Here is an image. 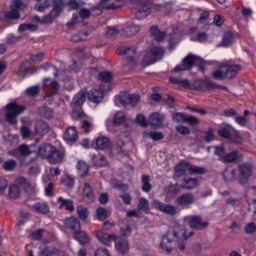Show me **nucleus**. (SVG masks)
I'll return each mask as SVG.
<instances>
[{
	"label": "nucleus",
	"instance_id": "1",
	"mask_svg": "<svg viewBox=\"0 0 256 256\" xmlns=\"http://www.w3.org/2000/svg\"><path fill=\"white\" fill-rule=\"evenodd\" d=\"M194 236L195 232L191 231L187 234V230L183 226L175 225L162 237L160 249L165 251L166 255H171L174 247H178L180 251H183L185 249L183 241H187V239H191Z\"/></svg>",
	"mask_w": 256,
	"mask_h": 256
},
{
	"label": "nucleus",
	"instance_id": "2",
	"mask_svg": "<svg viewBox=\"0 0 256 256\" xmlns=\"http://www.w3.org/2000/svg\"><path fill=\"white\" fill-rule=\"evenodd\" d=\"M49 7H53L49 14L43 17V23H53L63 13V9H65V2L62 0H44V2L38 3L35 5V9L39 13H43L45 9H49Z\"/></svg>",
	"mask_w": 256,
	"mask_h": 256
},
{
	"label": "nucleus",
	"instance_id": "3",
	"mask_svg": "<svg viewBox=\"0 0 256 256\" xmlns=\"http://www.w3.org/2000/svg\"><path fill=\"white\" fill-rule=\"evenodd\" d=\"M169 81L173 85H179V87H184L187 89H194L195 91H213V88L215 87V82L207 79L195 80L193 83H191L187 79L170 77Z\"/></svg>",
	"mask_w": 256,
	"mask_h": 256
},
{
	"label": "nucleus",
	"instance_id": "4",
	"mask_svg": "<svg viewBox=\"0 0 256 256\" xmlns=\"http://www.w3.org/2000/svg\"><path fill=\"white\" fill-rule=\"evenodd\" d=\"M198 66L199 71H205V67L203 65H209L207 62H203L199 56L189 54L182 60V64L176 66L173 69V73H182V71H190L193 69V66Z\"/></svg>",
	"mask_w": 256,
	"mask_h": 256
},
{
	"label": "nucleus",
	"instance_id": "5",
	"mask_svg": "<svg viewBox=\"0 0 256 256\" xmlns=\"http://www.w3.org/2000/svg\"><path fill=\"white\" fill-rule=\"evenodd\" d=\"M214 155H217L222 163H239L243 159V155L239 151L234 150L227 153L223 146H216Z\"/></svg>",
	"mask_w": 256,
	"mask_h": 256
},
{
	"label": "nucleus",
	"instance_id": "6",
	"mask_svg": "<svg viewBox=\"0 0 256 256\" xmlns=\"http://www.w3.org/2000/svg\"><path fill=\"white\" fill-rule=\"evenodd\" d=\"M26 107L24 105H19L15 102L9 103L6 105V116L5 120L10 123V125L17 124V117H19L20 113L26 111Z\"/></svg>",
	"mask_w": 256,
	"mask_h": 256
},
{
	"label": "nucleus",
	"instance_id": "7",
	"mask_svg": "<svg viewBox=\"0 0 256 256\" xmlns=\"http://www.w3.org/2000/svg\"><path fill=\"white\" fill-rule=\"evenodd\" d=\"M165 55V49L163 47H153L149 49L142 60L143 65H153L157 61H161Z\"/></svg>",
	"mask_w": 256,
	"mask_h": 256
},
{
	"label": "nucleus",
	"instance_id": "8",
	"mask_svg": "<svg viewBox=\"0 0 256 256\" xmlns=\"http://www.w3.org/2000/svg\"><path fill=\"white\" fill-rule=\"evenodd\" d=\"M129 131H124L119 134L116 140V145L122 151L123 155H130L133 150V142L129 139Z\"/></svg>",
	"mask_w": 256,
	"mask_h": 256
},
{
	"label": "nucleus",
	"instance_id": "9",
	"mask_svg": "<svg viewBox=\"0 0 256 256\" xmlns=\"http://www.w3.org/2000/svg\"><path fill=\"white\" fill-rule=\"evenodd\" d=\"M184 221H186L190 229H193L194 231H203L209 227V222L203 220V216L201 215L186 216L184 217Z\"/></svg>",
	"mask_w": 256,
	"mask_h": 256
},
{
	"label": "nucleus",
	"instance_id": "10",
	"mask_svg": "<svg viewBox=\"0 0 256 256\" xmlns=\"http://www.w3.org/2000/svg\"><path fill=\"white\" fill-rule=\"evenodd\" d=\"M72 119L74 121H80V127L83 129L85 133H91V128L93 127V123L87 120V115L82 110H73Z\"/></svg>",
	"mask_w": 256,
	"mask_h": 256
},
{
	"label": "nucleus",
	"instance_id": "11",
	"mask_svg": "<svg viewBox=\"0 0 256 256\" xmlns=\"http://www.w3.org/2000/svg\"><path fill=\"white\" fill-rule=\"evenodd\" d=\"M238 180L241 185L249 182L251 175H253V165L249 163H242L238 166Z\"/></svg>",
	"mask_w": 256,
	"mask_h": 256
},
{
	"label": "nucleus",
	"instance_id": "12",
	"mask_svg": "<svg viewBox=\"0 0 256 256\" xmlns=\"http://www.w3.org/2000/svg\"><path fill=\"white\" fill-rule=\"evenodd\" d=\"M176 203L183 209H189L190 205L195 203V195L192 193H184L176 199Z\"/></svg>",
	"mask_w": 256,
	"mask_h": 256
},
{
	"label": "nucleus",
	"instance_id": "13",
	"mask_svg": "<svg viewBox=\"0 0 256 256\" xmlns=\"http://www.w3.org/2000/svg\"><path fill=\"white\" fill-rule=\"evenodd\" d=\"M65 229H69L73 231V233H77L81 229V222L76 217H69L63 220Z\"/></svg>",
	"mask_w": 256,
	"mask_h": 256
},
{
	"label": "nucleus",
	"instance_id": "14",
	"mask_svg": "<svg viewBox=\"0 0 256 256\" xmlns=\"http://www.w3.org/2000/svg\"><path fill=\"white\" fill-rule=\"evenodd\" d=\"M65 159V151L59 150L56 147L52 150L50 157L48 158V163L51 165H59Z\"/></svg>",
	"mask_w": 256,
	"mask_h": 256
},
{
	"label": "nucleus",
	"instance_id": "15",
	"mask_svg": "<svg viewBox=\"0 0 256 256\" xmlns=\"http://www.w3.org/2000/svg\"><path fill=\"white\" fill-rule=\"evenodd\" d=\"M163 121H165V115L156 112L152 113L149 117V125L154 129H161L163 127Z\"/></svg>",
	"mask_w": 256,
	"mask_h": 256
},
{
	"label": "nucleus",
	"instance_id": "16",
	"mask_svg": "<svg viewBox=\"0 0 256 256\" xmlns=\"http://www.w3.org/2000/svg\"><path fill=\"white\" fill-rule=\"evenodd\" d=\"M222 67L224 69L226 79H233L237 75V73L241 71V65L239 64H222Z\"/></svg>",
	"mask_w": 256,
	"mask_h": 256
},
{
	"label": "nucleus",
	"instance_id": "17",
	"mask_svg": "<svg viewBox=\"0 0 256 256\" xmlns=\"http://www.w3.org/2000/svg\"><path fill=\"white\" fill-rule=\"evenodd\" d=\"M82 199L84 203H93L95 201V193H93V188L90 183H84L82 189Z\"/></svg>",
	"mask_w": 256,
	"mask_h": 256
},
{
	"label": "nucleus",
	"instance_id": "18",
	"mask_svg": "<svg viewBox=\"0 0 256 256\" xmlns=\"http://www.w3.org/2000/svg\"><path fill=\"white\" fill-rule=\"evenodd\" d=\"M96 237L100 243H103V245H108V246L111 245V243H113V241L115 242V240L117 239V235L107 234V232H105L103 230H99L96 233Z\"/></svg>",
	"mask_w": 256,
	"mask_h": 256
},
{
	"label": "nucleus",
	"instance_id": "19",
	"mask_svg": "<svg viewBox=\"0 0 256 256\" xmlns=\"http://www.w3.org/2000/svg\"><path fill=\"white\" fill-rule=\"evenodd\" d=\"M49 81H51V78L44 79V85L45 87H48L47 97H55V95L59 93V90L61 89V85L57 81H52L49 84Z\"/></svg>",
	"mask_w": 256,
	"mask_h": 256
},
{
	"label": "nucleus",
	"instance_id": "20",
	"mask_svg": "<svg viewBox=\"0 0 256 256\" xmlns=\"http://www.w3.org/2000/svg\"><path fill=\"white\" fill-rule=\"evenodd\" d=\"M114 243L115 249L118 251V253H121L122 255H127V253H129V242L126 239L116 236Z\"/></svg>",
	"mask_w": 256,
	"mask_h": 256
},
{
	"label": "nucleus",
	"instance_id": "21",
	"mask_svg": "<svg viewBox=\"0 0 256 256\" xmlns=\"http://www.w3.org/2000/svg\"><path fill=\"white\" fill-rule=\"evenodd\" d=\"M151 14V3L149 1L142 2L140 9L135 13L136 19L141 21Z\"/></svg>",
	"mask_w": 256,
	"mask_h": 256
},
{
	"label": "nucleus",
	"instance_id": "22",
	"mask_svg": "<svg viewBox=\"0 0 256 256\" xmlns=\"http://www.w3.org/2000/svg\"><path fill=\"white\" fill-rule=\"evenodd\" d=\"M100 7H103L106 11L120 9V7H123V0H100Z\"/></svg>",
	"mask_w": 256,
	"mask_h": 256
},
{
	"label": "nucleus",
	"instance_id": "23",
	"mask_svg": "<svg viewBox=\"0 0 256 256\" xmlns=\"http://www.w3.org/2000/svg\"><path fill=\"white\" fill-rule=\"evenodd\" d=\"M119 55H126L127 63H135V56L137 55V48L135 46L122 48Z\"/></svg>",
	"mask_w": 256,
	"mask_h": 256
},
{
	"label": "nucleus",
	"instance_id": "24",
	"mask_svg": "<svg viewBox=\"0 0 256 256\" xmlns=\"http://www.w3.org/2000/svg\"><path fill=\"white\" fill-rule=\"evenodd\" d=\"M54 149L55 146L49 143L43 144L38 148V155L41 157V159H46L48 161Z\"/></svg>",
	"mask_w": 256,
	"mask_h": 256
},
{
	"label": "nucleus",
	"instance_id": "25",
	"mask_svg": "<svg viewBox=\"0 0 256 256\" xmlns=\"http://www.w3.org/2000/svg\"><path fill=\"white\" fill-rule=\"evenodd\" d=\"M16 183L17 185H20V187H22L26 193H33V191H35V184L27 180L25 177L17 178Z\"/></svg>",
	"mask_w": 256,
	"mask_h": 256
},
{
	"label": "nucleus",
	"instance_id": "26",
	"mask_svg": "<svg viewBox=\"0 0 256 256\" xmlns=\"http://www.w3.org/2000/svg\"><path fill=\"white\" fill-rule=\"evenodd\" d=\"M189 163L182 161L178 163L175 167L174 179H180V177H185L187 175V168Z\"/></svg>",
	"mask_w": 256,
	"mask_h": 256
},
{
	"label": "nucleus",
	"instance_id": "27",
	"mask_svg": "<svg viewBox=\"0 0 256 256\" xmlns=\"http://www.w3.org/2000/svg\"><path fill=\"white\" fill-rule=\"evenodd\" d=\"M74 239H76L80 245H89V243H91V238L89 237L88 233L83 230H78L75 232Z\"/></svg>",
	"mask_w": 256,
	"mask_h": 256
},
{
	"label": "nucleus",
	"instance_id": "28",
	"mask_svg": "<svg viewBox=\"0 0 256 256\" xmlns=\"http://www.w3.org/2000/svg\"><path fill=\"white\" fill-rule=\"evenodd\" d=\"M139 31H140L139 26L128 25L120 30V35H122V37H133V35H137Z\"/></svg>",
	"mask_w": 256,
	"mask_h": 256
},
{
	"label": "nucleus",
	"instance_id": "29",
	"mask_svg": "<svg viewBox=\"0 0 256 256\" xmlns=\"http://www.w3.org/2000/svg\"><path fill=\"white\" fill-rule=\"evenodd\" d=\"M223 179L226 180L227 182L239 179L238 170L232 167H227L223 172Z\"/></svg>",
	"mask_w": 256,
	"mask_h": 256
},
{
	"label": "nucleus",
	"instance_id": "30",
	"mask_svg": "<svg viewBox=\"0 0 256 256\" xmlns=\"http://www.w3.org/2000/svg\"><path fill=\"white\" fill-rule=\"evenodd\" d=\"M86 99H87V92H85V90H81L72 99V106L74 108L81 107V105H83V103H85Z\"/></svg>",
	"mask_w": 256,
	"mask_h": 256
},
{
	"label": "nucleus",
	"instance_id": "31",
	"mask_svg": "<svg viewBox=\"0 0 256 256\" xmlns=\"http://www.w3.org/2000/svg\"><path fill=\"white\" fill-rule=\"evenodd\" d=\"M182 189L191 191L192 189H197L199 187V179L197 178H188L184 179L181 184Z\"/></svg>",
	"mask_w": 256,
	"mask_h": 256
},
{
	"label": "nucleus",
	"instance_id": "32",
	"mask_svg": "<svg viewBox=\"0 0 256 256\" xmlns=\"http://www.w3.org/2000/svg\"><path fill=\"white\" fill-rule=\"evenodd\" d=\"M88 99H89V101H92L93 103H101L103 101V90L92 89L88 93Z\"/></svg>",
	"mask_w": 256,
	"mask_h": 256
},
{
	"label": "nucleus",
	"instance_id": "33",
	"mask_svg": "<svg viewBox=\"0 0 256 256\" xmlns=\"http://www.w3.org/2000/svg\"><path fill=\"white\" fill-rule=\"evenodd\" d=\"M158 209L162 211V213H167V215H177V213H179L177 207L162 202H158Z\"/></svg>",
	"mask_w": 256,
	"mask_h": 256
},
{
	"label": "nucleus",
	"instance_id": "34",
	"mask_svg": "<svg viewBox=\"0 0 256 256\" xmlns=\"http://www.w3.org/2000/svg\"><path fill=\"white\" fill-rule=\"evenodd\" d=\"M141 184V189L144 193H151V189H153V185H151V176L143 174L141 176Z\"/></svg>",
	"mask_w": 256,
	"mask_h": 256
},
{
	"label": "nucleus",
	"instance_id": "35",
	"mask_svg": "<svg viewBox=\"0 0 256 256\" xmlns=\"http://www.w3.org/2000/svg\"><path fill=\"white\" fill-rule=\"evenodd\" d=\"M63 137L65 141H70V142L75 141L76 139L79 138V135L77 134V128H75L74 126L69 127L65 131Z\"/></svg>",
	"mask_w": 256,
	"mask_h": 256
},
{
	"label": "nucleus",
	"instance_id": "36",
	"mask_svg": "<svg viewBox=\"0 0 256 256\" xmlns=\"http://www.w3.org/2000/svg\"><path fill=\"white\" fill-rule=\"evenodd\" d=\"M96 147L98 149H102V150L110 149L111 148V141L109 140V138H107L105 136L98 137L96 139Z\"/></svg>",
	"mask_w": 256,
	"mask_h": 256
},
{
	"label": "nucleus",
	"instance_id": "37",
	"mask_svg": "<svg viewBox=\"0 0 256 256\" xmlns=\"http://www.w3.org/2000/svg\"><path fill=\"white\" fill-rule=\"evenodd\" d=\"M92 161L96 167H107L108 161L107 157H105L103 154H96L92 157Z\"/></svg>",
	"mask_w": 256,
	"mask_h": 256
},
{
	"label": "nucleus",
	"instance_id": "38",
	"mask_svg": "<svg viewBox=\"0 0 256 256\" xmlns=\"http://www.w3.org/2000/svg\"><path fill=\"white\" fill-rule=\"evenodd\" d=\"M58 203H60V209H63V207H65L66 211H75V206L73 205V200L71 199H65L60 196L58 198Z\"/></svg>",
	"mask_w": 256,
	"mask_h": 256
},
{
	"label": "nucleus",
	"instance_id": "39",
	"mask_svg": "<svg viewBox=\"0 0 256 256\" xmlns=\"http://www.w3.org/2000/svg\"><path fill=\"white\" fill-rule=\"evenodd\" d=\"M233 45V33L232 32H225L221 43L218 44V47H230Z\"/></svg>",
	"mask_w": 256,
	"mask_h": 256
},
{
	"label": "nucleus",
	"instance_id": "40",
	"mask_svg": "<svg viewBox=\"0 0 256 256\" xmlns=\"http://www.w3.org/2000/svg\"><path fill=\"white\" fill-rule=\"evenodd\" d=\"M190 175H205L207 174V168L201 166L190 165L187 169Z\"/></svg>",
	"mask_w": 256,
	"mask_h": 256
},
{
	"label": "nucleus",
	"instance_id": "41",
	"mask_svg": "<svg viewBox=\"0 0 256 256\" xmlns=\"http://www.w3.org/2000/svg\"><path fill=\"white\" fill-rule=\"evenodd\" d=\"M77 169L79 177H87L89 175V166L84 161H78Z\"/></svg>",
	"mask_w": 256,
	"mask_h": 256
},
{
	"label": "nucleus",
	"instance_id": "42",
	"mask_svg": "<svg viewBox=\"0 0 256 256\" xmlns=\"http://www.w3.org/2000/svg\"><path fill=\"white\" fill-rule=\"evenodd\" d=\"M60 183L68 189H73V187L75 186V179L69 175H63L60 179Z\"/></svg>",
	"mask_w": 256,
	"mask_h": 256
},
{
	"label": "nucleus",
	"instance_id": "43",
	"mask_svg": "<svg viewBox=\"0 0 256 256\" xmlns=\"http://www.w3.org/2000/svg\"><path fill=\"white\" fill-rule=\"evenodd\" d=\"M35 129L36 133L45 135L46 133H49V124H47L45 121H38Z\"/></svg>",
	"mask_w": 256,
	"mask_h": 256
},
{
	"label": "nucleus",
	"instance_id": "44",
	"mask_svg": "<svg viewBox=\"0 0 256 256\" xmlns=\"http://www.w3.org/2000/svg\"><path fill=\"white\" fill-rule=\"evenodd\" d=\"M67 6L69 7V9H71V11H78L83 9V7H85V2L77 1V0H69L67 2Z\"/></svg>",
	"mask_w": 256,
	"mask_h": 256
},
{
	"label": "nucleus",
	"instance_id": "45",
	"mask_svg": "<svg viewBox=\"0 0 256 256\" xmlns=\"http://www.w3.org/2000/svg\"><path fill=\"white\" fill-rule=\"evenodd\" d=\"M77 214L81 221H87V218L89 217V208L83 205H79L77 207Z\"/></svg>",
	"mask_w": 256,
	"mask_h": 256
},
{
	"label": "nucleus",
	"instance_id": "46",
	"mask_svg": "<svg viewBox=\"0 0 256 256\" xmlns=\"http://www.w3.org/2000/svg\"><path fill=\"white\" fill-rule=\"evenodd\" d=\"M27 73H30V75H33V73H37V70H35V68L33 67H28L27 62H24L19 67V75H23V77H25Z\"/></svg>",
	"mask_w": 256,
	"mask_h": 256
},
{
	"label": "nucleus",
	"instance_id": "47",
	"mask_svg": "<svg viewBox=\"0 0 256 256\" xmlns=\"http://www.w3.org/2000/svg\"><path fill=\"white\" fill-rule=\"evenodd\" d=\"M32 207L33 209H35V211H38V213H42L44 215H47V213H49L50 211L49 205H47L46 203L38 202L33 204Z\"/></svg>",
	"mask_w": 256,
	"mask_h": 256
},
{
	"label": "nucleus",
	"instance_id": "48",
	"mask_svg": "<svg viewBox=\"0 0 256 256\" xmlns=\"http://www.w3.org/2000/svg\"><path fill=\"white\" fill-rule=\"evenodd\" d=\"M212 78L215 79L216 81H223L227 79V77L225 76L223 65H220L218 70L212 72Z\"/></svg>",
	"mask_w": 256,
	"mask_h": 256
},
{
	"label": "nucleus",
	"instance_id": "49",
	"mask_svg": "<svg viewBox=\"0 0 256 256\" xmlns=\"http://www.w3.org/2000/svg\"><path fill=\"white\" fill-rule=\"evenodd\" d=\"M39 114L44 117L45 119H52L53 117V109L47 107V106H42L39 108Z\"/></svg>",
	"mask_w": 256,
	"mask_h": 256
},
{
	"label": "nucleus",
	"instance_id": "50",
	"mask_svg": "<svg viewBox=\"0 0 256 256\" xmlns=\"http://www.w3.org/2000/svg\"><path fill=\"white\" fill-rule=\"evenodd\" d=\"M96 216L99 221H105L109 217V211L104 207H98L96 210Z\"/></svg>",
	"mask_w": 256,
	"mask_h": 256
},
{
	"label": "nucleus",
	"instance_id": "51",
	"mask_svg": "<svg viewBox=\"0 0 256 256\" xmlns=\"http://www.w3.org/2000/svg\"><path fill=\"white\" fill-rule=\"evenodd\" d=\"M19 195H21V188H19V185L14 184L10 186L9 197H11V199H17Z\"/></svg>",
	"mask_w": 256,
	"mask_h": 256
},
{
	"label": "nucleus",
	"instance_id": "52",
	"mask_svg": "<svg viewBox=\"0 0 256 256\" xmlns=\"http://www.w3.org/2000/svg\"><path fill=\"white\" fill-rule=\"evenodd\" d=\"M125 112L119 111L114 115L113 123L114 125H123L125 123Z\"/></svg>",
	"mask_w": 256,
	"mask_h": 256
},
{
	"label": "nucleus",
	"instance_id": "53",
	"mask_svg": "<svg viewBox=\"0 0 256 256\" xmlns=\"http://www.w3.org/2000/svg\"><path fill=\"white\" fill-rule=\"evenodd\" d=\"M98 77L103 83H111L113 81V73L109 71L100 72Z\"/></svg>",
	"mask_w": 256,
	"mask_h": 256
},
{
	"label": "nucleus",
	"instance_id": "54",
	"mask_svg": "<svg viewBox=\"0 0 256 256\" xmlns=\"http://www.w3.org/2000/svg\"><path fill=\"white\" fill-rule=\"evenodd\" d=\"M6 19H11V20H15V19H20L21 14L19 13V10L11 7V11L6 12L4 14Z\"/></svg>",
	"mask_w": 256,
	"mask_h": 256
},
{
	"label": "nucleus",
	"instance_id": "55",
	"mask_svg": "<svg viewBox=\"0 0 256 256\" xmlns=\"http://www.w3.org/2000/svg\"><path fill=\"white\" fill-rule=\"evenodd\" d=\"M17 168V161L10 159L4 162L3 169L5 171H15Z\"/></svg>",
	"mask_w": 256,
	"mask_h": 256
},
{
	"label": "nucleus",
	"instance_id": "56",
	"mask_svg": "<svg viewBox=\"0 0 256 256\" xmlns=\"http://www.w3.org/2000/svg\"><path fill=\"white\" fill-rule=\"evenodd\" d=\"M11 7L17 9V11H23L27 7V5L25 4V2H23V0H12Z\"/></svg>",
	"mask_w": 256,
	"mask_h": 256
},
{
	"label": "nucleus",
	"instance_id": "57",
	"mask_svg": "<svg viewBox=\"0 0 256 256\" xmlns=\"http://www.w3.org/2000/svg\"><path fill=\"white\" fill-rule=\"evenodd\" d=\"M187 118V114L176 112L172 115V121L175 123H185V119Z\"/></svg>",
	"mask_w": 256,
	"mask_h": 256
},
{
	"label": "nucleus",
	"instance_id": "58",
	"mask_svg": "<svg viewBox=\"0 0 256 256\" xmlns=\"http://www.w3.org/2000/svg\"><path fill=\"white\" fill-rule=\"evenodd\" d=\"M138 209L140 211H149V200L146 198H139Z\"/></svg>",
	"mask_w": 256,
	"mask_h": 256
},
{
	"label": "nucleus",
	"instance_id": "59",
	"mask_svg": "<svg viewBox=\"0 0 256 256\" xmlns=\"http://www.w3.org/2000/svg\"><path fill=\"white\" fill-rule=\"evenodd\" d=\"M208 35L205 32H199L195 36L191 37V41H198L199 43H203V41H207Z\"/></svg>",
	"mask_w": 256,
	"mask_h": 256
},
{
	"label": "nucleus",
	"instance_id": "60",
	"mask_svg": "<svg viewBox=\"0 0 256 256\" xmlns=\"http://www.w3.org/2000/svg\"><path fill=\"white\" fill-rule=\"evenodd\" d=\"M40 91L41 89L39 88V86H31L26 89L25 93L29 97H36V95H39Z\"/></svg>",
	"mask_w": 256,
	"mask_h": 256
},
{
	"label": "nucleus",
	"instance_id": "61",
	"mask_svg": "<svg viewBox=\"0 0 256 256\" xmlns=\"http://www.w3.org/2000/svg\"><path fill=\"white\" fill-rule=\"evenodd\" d=\"M175 131L180 135H191V129H189L187 126L178 125L175 127Z\"/></svg>",
	"mask_w": 256,
	"mask_h": 256
},
{
	"label": "nucleus",
	"instance_id": "62",
	"mask_svg": "<svg viewBox=\"0 0 256 256\" xmlns=\"http://www.w3.org/2000/svg\"><path fill=\"white\" fill-rule=\"evenodd\" d=\"M185 123H188V125H192L193 127H195L201 123V120H199V118L195 116L186 115Z\"/></svg>",
	"mask_w": 256,
	"mask_h": 256
},
{
	"label": "nucleus",
	"instance_id": "63",
	"mask_svg": "<svg viewBox=\"0 0 256 256\" xmlns=\"http://www.w3.org/2000/svg\"><path fill=\"white\" fill-rule=\"evenodd\" d=\"M78 15H79L80 19L85 21L86 19H89V17H91L92 13H91V10L82 7L79 10Z\"/></svg>",
	"mask_w": 256,
	"mask_h": 256
},
{
	"label": "nucleus",
	"instance_id": "64",
	"mask_svg": "<svg viewBox=\"0 0 256 256\" xmlns=\"http://www.w3.org/2000/svg\"><path fill=\"white\" fill-rule=\"evenodd\" d=\"M244 231L247 235H253L256 231V224L254 222H250L245 225Z\"/></svg>",
	"mask_w": 256,
	"mask_h": 256
}]
</instances>
